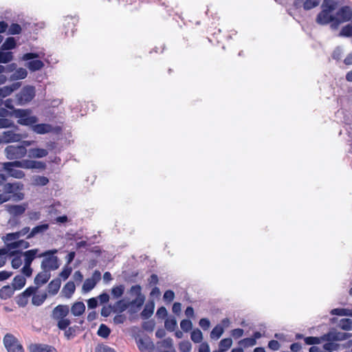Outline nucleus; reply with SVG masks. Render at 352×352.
I'll use <instances>...</instances> for the list:
<instances>
[{
  "instance_id": "nucleus-7",
  "label": "nucleus",
  "mask_w": 352,
  "mask_h": 352,
  "mask_svg": "<svg viewBox=\"0 0 352 352\" xmlns=\"http://www.w3.org/2000/svg\"><path fill=\"white\" fill-rule=\"evenodd\" d=\"M3 344L8 352H24L22 345L12 334H6L3 338Z\"/></svg>"
},
{
  "instance_id": "nucleus-29",
  "label": "nucleus",
  "mask_w": 352,
  "mask_h": 352,
  "mask_svg": "<svg viewBox=\"0 0 352 352\" xmlns=\"http://www.w3.org/2000/svg\"><path fill=\"white\" fill-rule=\"evenodd\" d=\"M26 283L25 278L22 275L16 276L12 281V286L14 289H21Z\"/></svg>"
},
{
  "instance_id": "nucleus-50",
  "label": "nucleus",
  "mask_w": 352,
  "mask_h": 352,
  "mask_svg": "<svg viewBox=\"0 0 352 352\" xmlns=\"http://www.w3.org/2000/svg\"><path fill=\"white\" fill-rule=\"evenodd\" d=\"M256 344V341L254 340V338H247L243 340H241L239 342V344L243 346L245 348H248L250 346H253Z\"/></svg>"
},
{
  "instance_id": "nucleus-11",
  "label": "nucleus",
  "mask_w": 352,
  "mask_h": 352,
  "mask_svg": "<svg viewBox=\"0 0 352 352\" xmlns=\"http://www.w3.org/2000/svg\"><path fill=\"white\" fill-rule=\"evenodd\" d=\"M32 130L37 134H45L51 132L57 133L60 131V128L58 126L54 127L49 124H34L32 126Z\"/></svg>"
},
{
  "instance_id": "nucleus-22",
  "label": "nucleus",
  "mask_w": 352,
  "mask_h": 352,
  "mask_svg": "<svg viewBox=\"0 0 352 352\" xmlns=\"http://www.w3.org/2000/svg\"><path fill=\"white\" fill-rule=\"evenodd\" d=\"M76 289L75 284L73 281L67 282L62 289L61 294L66 298H70Z\"/></svg>"
},
{
  "instance_id": "nucleus-21",
  "label": "nucleus",
  "mask_w": 352,
  "mask_h": 352,
  "mask_svg": "<svg viewBox=\"0 0 352 352\" xmlns=\"http://www.w3.org/2000/svg\"><path fill=\"white\" fill-rule=\"evenodd\" d=\"M21 86V82H14L10 85L0 87V96L5 98L10 96L14 91L18 89Z\"/></svg>"
},
{
  "instance_id": "nucleus-54",
  "label": "nucleus",
  "mask_w": 352,
  "mask_h": 352,
  "mask_svg": "<svg viewBox=\"0 0 352 352\" xmlns=\"http://www.w3.org/2000/svg\"><path fill=\"white\" fill-rule=\"evenodd\" d=\"M326 343L323 344V349L328 351H337L338 349V344L331 342V341H325Z\"/></svg>"
},
{
  "instance_id": "nucleus-19",
  "label": "nucleus",
  "mask_w": 352,
  "mask_h": 352,
  "mask_svg": "<svg viewBox=\"0 0 352 352\" xmlns=\"http://www.w3.org/2000/svg\"><path fill=\"white\" fill-rule=\"evenodd\" d=\"M320 2V0H295L294 6L298 8L300 6L301 3H302L303 8L305 10H309L318 6Z\"/></svg>"
},
{
  "instance_id": "nucleus-9",
  "label": "nucleus",
  "mask_w": 352,
  "mask_h": 352,
  "mask_svg": "<svg viewBox=\"0 0 352 352\" xmlns=\"http://www.w3.org/2000/svg\"><path fill=\"white\" fill-rule=\"evenodd\" d=\"M14 162H4L2 164L3 168L6 171L10 177L16 179H22L25 177L23 171L18 169H14L16 167L13 164Z\"/></svg>"
},
{
  "instance_id": "nucleus-15",
  "label": "nucleus",
  "mask_w": 352,
  "mask_h": 352,
  "mask_svg": "<svg viewBox=\"0 0 352 352\" xmlns=\"http://www.w3.org/2000/svg\"><path fill=\"white\" fill-rule=\"evenodd\" d=\"M38 252L39 250L37 248L29 250L23 252H20L21 256L24 258V264L31 265L34 258L38 257Z\"/></svg>"
},
{
  "instance_id": "nucleus-30",
  "label": "nucleus",
  "mask_w": 352,
  "mask_h": 352,
  "mask_svg": "<svg viewBox=\"0 0 352 352\" xmlns=\"http://www.w3.org/2000/svg\"><path fill=\"white\" fill-rule=\"evenodd\" d=\"M28 76V72L25 69L20 67L10 76L11 80H16L20 79H24Z\"/></svg>"
},
{
  "instance_id": "nucleus-35",
  "label": "nucleus",
  "mask_w": 352,
  "mask_h": 352,
  "mask_svg": "<svg viewBox=\"0 0 352 352\" xmlns=\"http://www.w3.org/2000/svg\"><path fill=\"white\" fill-rule=\"evenodd\" d=\"M223 327L220 324L216 325L210 332V338L212 340H218L223 333Z\"/></svg>"
},
{
  "instance_id": "nucleus-48",
  "label": "nucleus",
  "mask_w": 352,
  "mask_h": 352,
  "mask_svg": "<svg viewBox=\"0 0 352 352\" xmlns=\"http://www.w3.org/2000/svg\"><path fill=\"white\" fill-rule=\"evenodd\" d=\"M173 349V340L170 338H166L161 342H157V349Z\"/></svg>"
},
{
  "instance_id": "nucleus-17",
  "label": "nucleus",
  "mask_w": 352,
  "mask_h": 352,
  "mask_svg": "<svg viewBox=\"0 0 352 352\" xmlns=\"http://www.w3.org/2000/svg\"><path fill=\"white\" fill-rule=\"evenodd\" d=\"M51 277L50 272L42 270L34 278V283L37 287H40L48 282Z\"/></svg>"
},
{
  "instance_id": "nucleus-60",
  "label": "nucleus",
  "mask_w": 352,
  "mask_h": 352,
  "mask_svg": "<svg viewBox=\"0 0 352 352\" xmlns=\"http://www.w3.org/2000/svg\"><path fill=\"white\" fill-rule=\"evenodd\" d=\"M191 348L192 345L189 341H182L179 344V349L182 352H190Z\"/></svg>"
},
{
  "instance_id": "nucleus-53",
  "label": "nucleus",
  "mask_w": 352,
  "mask_h": 352,
  "mask_svg": "<svg viewBox=\"0 0 352 352\" xmlns=\"http://www.w3.org/2000/svg\"><path fill=\"white\" fill-rule=\"evenodd\" d=\"M129 294L132 296L135 295L136 297L144 296L142 294V287L139 285H133L129 290Z\"/></svg>"
},
{
  "instance_id": "nucleus-5",
  "label": "nucleus",
  "mask_w": 352,
  "mask_h": 352,
  "mask_svg": "<svg viewBox=\"0 0 352 352\" xmlns=\"http://www.w3.org/2000/svg\"><path fill=\"white\" fill-rule=\"evenodd\" d=\"M6 156L8 160H18L25 156L27 149L25 146H8L5 148Z\"/></svg>"
},
{
  "instance_id": "nucleus-43",
  "label": "nucleus",
  "mask_w": 352,
  "mask_h": 352,
  "mask_svg": "<svg viewBox=\"0 0 352 352\" xmlns=\"http://www.w3.org/2000/svg\"><path fill=\"white\" fill-rule=\"evenodd\" d=\"M19 239V234L17 232L8 233L2 237V240L6 244L8 247V243H10L14 241H16L17 239Z\"/></svg>"
},
{
  "instance_id": "nucleus-27",
  "label": "nucleus",
  "mask_w": 352,
  "mask_h": 352,
  "mask_svg": "<svg viewBox=\"0 0 352 352\" xmlns=\"http://www.w3.org/2000/svg\"><path fill=\"white\" fill-rule=\"evenodd\" d=\"M49 183V179L45 176L34 175L32 177V184L36 186H45Z\"/></svg>"
},
{
  "instance_id": "nucleus-42",
  "label": "nucleus",
  "mask_w": 352,
  "mask_h": 352,
  "mask_svg": "<svg viewBox=\"0 0 352 352\" xmlns=\"http://www.w3.org/2000/svg\"><path fill=\"white\" fill-rule=\"evenodd\" d=\"M144 300H145L144 296L136 297L134 300H131V302H129V307H131V309L135 307L136 309L138 310L143 305Z\"/></svg>"
},
{
  "instance_id": "nucleus-49",
  "label": "nucleus",
  "mask_w": 352,
  "mask_h": 352,
  "mask_svg": "<svg viewBox=\"0 0 352 352\" xmlns=\"http://www.w3.org/2000/svg\"><path fill=\"white\" fill-rule=\"evenodd\" d=\"M305 342L308 345L319 344L323 342L320 337L309 336L304 338Z\"/></svg>"
},
{
  "instance_id": "nucleus-39",
  "label": "nucleus",
  "mask_w": 352,
  "mask_h": 352,
  "mask_svg": "<svg viewBox=\"0 0 352 352\" xmlns=\"http://www.w3.org/2000/svg\"><path fill=\"white\" fill-rule=\"evenodd\" d=\"M165 328L168 331H173L177 327V320L175 317L168 318L164 322Z\"/></svg>"
},
{
  "instance_id": "nucleus-40",
  "label": "nucleus",
  "mask_w": 352,
  "mask_h": 352,
  "mask_svg": "<svg viewBox=\"0 0 352 352\" xmlns=\"http://www.w3.org/2000/svg\"><path fill=\"white\" fill-rule=\"evenodd\" d=\"M124 292V286L123 285H120L118 286H115L111 289V295L113 298L118 299L120 298Z\"/></svg>"
},
{
  "instance_id": "nucleus-1",
  "label": "nucleus",
  "mask_w": 352,
  "mask_h": 352,
  "mask_svg": "<svg viewBox=\"0 0 352 352\" xmlns=\"http://www.w3.org/2000/svg\"><path fill=\"white\" fill-rule=\"evenodd\" d=\"M338 3L336 0H324L322 4V11L318 14L316 22L320 25H326L333 21L334 16L331 12L336 10Z\"/></svg>"
},
{
  "instance_id": "nucleus-28",
  "label": "nucleus",
  "mask_w": 352,
  "mask_h": 352,
  "mask_svg": "<svg viewBox=\"0 0 352 352\" xmlns=\"http://www.w3.org/2000/svg\"><path fill=\"white\" fill-rule=\"evenodd\" d=\"M30 246V243L24 241V240H19L16 241L12 242L10 243H8V250H11L13 249H16L19 248H21L23 249H27Z\"/></svg>"
},
{
  "instance_id": "nucleus-18",
  "label": "nucleus",
  "mask_w": 352,
  "mask_h": 352,
  "mask_svg": "<svg viewBox=\"0 0 352 352\" xmlns=\"http://www.w3.org/2000/svg\"><path fill=\"white\" fill-rule=\"evenodd\" d=\"M50 228L48 223H43L34 227L30 234L26 236L27 239L34 238L36 235L44 234Z\"/></svg>"
},
{
  "instance_id": "nucleus-25",
  "label": "nucleus",
  "mask_w": 352,
  "mask_h": 352,
  "mask_svg": "<svg viewBox=\"0 0 352 352\" xmlns=\"http://www.w3.org/2000/svg\"><path fill=\"white\" fill-rule=\"evenodd\" d=\"M129 307V302L124 299L118 300L113 306L112 310L113 312L122 313Z\"/></svg>"
},
{
  "instance_id": "nucleus-47",
  "label": "nucleus",
  "mask_w": 352,
  "mask_h": 352,
  "mask_svg": "<svg viewBox=\"0 0 352 352\" xmlns=\"http://www.w3.org/2000/svg\"><path fill=\"white\" fill-rule=\"evenodd\" d=\"M12 127L14 128L15 129H18V127L11 120L3 118H0V129Z\"/></svg>"
},
{
  "instance_id": "nucleus-10",
  "label": "nucleus",
  "mask_w": 352,
  "mask_h": 352,
  "mask_svg": "<svg viewBox=\"0 0 352 352\" xmlns=\"http://www.w3.org/2000/svg\"><path fill=\"white\" fill-rule=\"evenodd\" d=\"M336 15L340 22H352V8L344 6L336 12Z\"/></svg>"
},
{
  "instance_id": "nucleus-16",
  "label": "nucleus",
  "mask_w": 352,
  "mask_h": 352,
  "mask_svg": "<svg viewBox=\"0 0 352 352\" xmlns=\"http://www.w3.org/2000/svg\"><path fill=\"white\" fill-rule=\"evenodd\" d=\"M23 184L21 182L5 183L3 187V192L7 195H10L16 191L23 190Z\"/></svg>"
},
{
  "instance_id": "nucleus-56",
  "label": "nucleus",
  "mask_w": 352,
  "mask_h": 352,
  "mask_svg": "<svg viewBox=\"0 0 352 352\" xmlns=\"http://www.w3.org/2000/svg\"><path fill=\"white\" fill-rule=\"evenodd\" d=\"M37 287H28L22 294V296L20 298V300H23L24 298H26L28 297H30L32 296L36 291Z\"/></svg>"
},
{
  "instance_id": "nucleus-51",
  "label": "nucleus",
  "mask_w": 352,
  "mask_h": 352,
  "mask_svg": "<svg viewBox=\"0 0 352 352\" xmlns=\"http://www.w3.org/2000/svg\"><path fill=\"white\" fill-rule=\"evenodd\" d=\"M232 344V340L231 338H224L220 341L219 347L226 351L231 347Z\"/></svg>"
},
{
  "instance_id": "nucleus-23",
  "label": "nucleus",
  "mask_w": 352,
  "mask_h": 352,
  "mask_svg": "<svg viewBox=\"0 0 352 352\" xmlns=\"http://www.w3.org/2000/svg\"><path fill=\"white\" fill-rule=\"evenodd\" d=\"M61 285V280L60 278H56L52 280L47 286L48 293L51 295H56L60 289Z\"/></svg>"
},
{
  "instance_id": "nucleus-52",
  "label": "nucleus",
  "mask_w": 352,
  "mask_h": 352,
  "mask_svg": "<svg viewBox=\"0 0 352 352\" xmlns=\"http://www.w3.org/2000/svg\"><path fill=\"white\" fill-rule=\"evenodd\" d=\"M340 36L350 37L352 36V25L348 24L343 27L339 34Z\"/></svg>"
},
{
  "instance_id": "nucleus-36",
  "label": "nucleus",
  "mask_w": 352,
  "mask_h": 352,
  "mask_svg": "<svg viewBox=\"0 0 352 352\" xmlns=\"http://www.w3.org/2000/svg\"><path fill=\"white\" fill-rule=\"evenodd\" d=\"M16 41L13 37H8L1 47V50H10L15 48Z\"/></svg>"
},
{
  "instance_id": "nucleus-26",
  "label": "nucleus",
  "mask_w": 352,
  "mask_h": 352,
  "mask_svg": "<svg viewBox=\"0 0 352 352\" xmlns=\"http://www.w3.org/2000/svg\"><path fill=\"white\" fill-rule=\"evenodd\" d=\"M10 256H13L11 265L14 269L19 268L22 265L21 254L19 251H12L10 253Z\"/></svg>"
},
{
  "instance_id": "nucleus-37",
  "label": "nucleus",
  "mask_w": 352,
  "mask_h": 352,
  "mask_svg": "<svg viewBox=\"0 0 352 352\" xmlns=\"http://www.w3.org/2000/svg\"><path fill=\"white\" fill-rule=\"evenodd\" d=\"M47 294H34L32 298V302L35 306L41 305L47 298Z\"/></svg>"
},
{
  "instance_id": "nucleus-13",
  "label": "nucleus",
  "mask_w": 352,
  "mask_h": 352,
  "mask_svg": "<svg viewBox=\"0 0 352 352\" xmlns=\"http://www.w3.org/2000/svg\"><path fill=\"white\" fill-rule=\"evenodd\" d=\"M23 135L16 133L13 130H8L3 132L2 140L5 143L17 142L22 140Z\"/></svg>"
},
{
  "instance_id": "nucleus-34",
  "label": "nucleus",
  "mask_w": 352,
  "mask_h": 352,
  "mask_svg": "<svg viewBox=\"0 0 352 352\" xmlns=\"http://www.w3.org/2000/svg\"><path fill=\"white\" fill-rule=\"evenodd\" d=\"M29 153L30 157L41 158L47 156L48 152L45 148H32L29 151Z\"/></svg>"
},
{
  "instance_id": "nucleus-20",
  "label": "nucleus",
  "mask_w": 352,
  "mask_h": 352,
  "mask_svg": "<svg viewBox=\"0 0 352 352\" xmlns=\"http://www.w3.org/2000/svg\"><path fill=\"white\" fill-rule=\"evenodd\" d=\"M30 352H56V350L47 344H34L30 346Z\"/></svg>"
},
{
  "instance_id": "nucleus-31",
  "label": "nucleus",
  "mask_w": 352,
  "mask_h": 352,
  "mask_svg": "<svg viewBox=\"0 0 352 352\" xmlns=\"http://www.w3.org/2000/svg\"><path fill=\"white\" fill-rule=\"evenodd\" d=\"M34 160H23L21 161L15 160L13 164L17 168H25V169H33Z\"/></svg>"
},
{
  "instance_id": "nucleus-24",
  "label": "nucleus",
  "mask_w": 352,
  "mask_h": 352,
  "mask_svg": "<svg viewBox=\"0 0 352 352\" xmlns=\"http://www.w3.org/2000/svg\"><path fill=\"white\" fill-rule=\"evenodd\" d=\"M85 305L82 302H76L71 307V313L74 316H80L84 314Z\"/></svg>"
},
{
  "instance_id": "nucleus-8",
  "label": "nucleus",
  "mask_w": 352,
  "mask_h": 352,
  "mask_svg": "<svg viewBox=\"0 0 352 352\" xmlns=\"http://www.w3.org/2000/svg\"><path fill=\"white\" fill-rule=\"evenodd\" d=\"M35 96V88L33 86H25L16 95L19 104L30 102Z\"/></svg>"
},
{
  "instance_id": "nucleus-32",
  "label": "nucleus",
  "mask_w": 352,
  "mask_h": 352,
  "mask_svg": "<svg viewBox=\"0 0 352 352\" xmlns=\"http://www.w3.org/2000/svg\"><path fill=\"white\" fill-rule=\"evenodd\" d=\"M338 327L344 331H351L352 330V319L342 318V319L340 320L338 323Z\"/></svg>"
},
{
  "instance_id": "nucleus-44",
  "label": "nucleus",
  "mask_w": 352,
  "mask_h": 352,
  "mask_svg": "<svg viewBox=\"0 0 352 352\" xmlns=\"http://www.w3.org/2000/svg\"><path fill=\"white\" fill-rule=\"evenodd\" d=\"M0 50V63H8L13 59L12 52Z\"/></svg>"
},
{
  "instance_id": "nucleus-33",
  "label": "nucleus",
  "mask_w": 352,
  "mask_h": 352,
  "mask_svg": "<svg viewBox=\"0 0 352 352\" xmlns=\"http://www.w3.org/2000/svg\"><path fill=\"white\" fill-rule=\"evenodd\" d=\"M330 314L331 315L340 316H351L352 317V309H344V308H336L331 310Z\"/></svg>"
},
{
  "instance_id": "nucleus-57",
  "label": "nucleus",
  "mask_w": 352,
  "mask_h": 352,
  "mask_svg": "<svg viewBox=\"0 0 352 352\" xmlns=\"http://www.w3.org/2000/svg\"><path fill=\"white\" fill-rule=\"evenodd\" d=\"M180 327L184 331L188 332L192 329V323L190 320L184 319L181 321Z\"/></svg>"
},
{
  "instance_id": "nucleus-4",
  "label": "nucleus",
  "mask_w": 352,
  "mask_h": 352,
  "mask_svg": "<svg viewBox=\"0 0 352 352\" xmlns=\"http://www.w3.org/2000/svg\"><path fill=\"white\" fill-rule=\"evenodd\" d=\"M43 54L30 52L23 55V60H30L25 64V66L31 71L36 72L41 69L44 67V63L36 58H41Z\"/></svg>"
},
{
  "instance_id": "nucleus-41",
  "label": "nucleus",
  "mask_w": 352,
  "mask_h": 352,
  "mask_svg": "<svg viewBox=\"0 0 352 352\" xmlns=\"http://www.w3.org/2000/svg\"><path fill=\"white\" fill-rule=\"evenodd\" d=\"M96 280L94 279L87 278L85 280L82 285V292L84 293H87L93 289L96 286Z\"/></svg>"
},
{
  "instance_id": "nucleus-58",
  "label": "nucleus",
  "mask_w": 352,
  "mask_h": 352,
  "mask_svg": "<svg viewBox=\"0 0 352 352\" xmlns=\"http://www.w3.org/2000/svg\"><path fill=\"white\" fill-rule=\"evenodd\" d=\"M72 272V268L71 267H69V265H66L59 275L63 280H66L69 278Z\"/></svg>"
},
{
  "instance_id": "nucleus-2",
  "label": "nucleus",
  "mask_w": 352,
  "mask_h": 352,
  "mask_svg": "<svg viewBox=\"0 0 352 352\" xmlns=\"http://www.w3.org/2000/svg\"><path fill=\"white\" fill-rule=\"evenodd\" d=\"M58 252L56 249L47 250L38 255V257H43L41 261V268L42 270H47L49 272L57 270L59 266L58 258L55 254Z\"/></svg>"
},
{
  "instance_id": "nucleus-63",
  "label": "nucleus",
  "mask_w": 352,
  "mask_h": 352,
  "mask_svg": "<svg viewBox=\"0 0 352 352\" xmlns=\"http://www.w3.org/2000/svg\"><path fill=\"white\" fill-rule=\"evenodd\" d=\"M96 352H116L113 349L104 344L98 345L96 348Z\"/></svg>"
},
{
  "instance_id": "nucleus-62",
  "label": "nucleus",
  "mask_w": 352,
  "mask_h": 352,
  "mask_svg": "<svg viewBox=\"0 0 352 352\" xmlns=\"http://www.w3.org/2000/svg\"><path fill=\"white\" fill-rule=\"evenodd\" d=\"M8 254V250L6 249H0V267H3L6 262Z\"/></svg>"
},
{
  "instance_id": "nucleus-59",
  "label": "nucleus",
  "mask_w": 352,
  "mask_h": 352,
  "mask_svg": "<svg viewBox=\"0 0 352 352\" xmlns=\"http://www.w3.org/2000/svg\"><path fill=\"white\" fill-rule=\"evenodd\" d=\"M21 32V26L17 23H12L8 28V33L10 34H18Z\"/></svg>"
},
{
  "instance_id": "nucleus-6",
  "label": "nucleus",
  "mask_w": 352,
  "mask_h": 352,
  "mask_svg": "<svg viewBox=\"0 0 352 352\" xmlns=\"http://www.w3.org/2000/svg\"><path fill=\"white\" fill-rule=\"evenodd\" d=\"M349 333L338 331L335 328H331L327 333L321 336V339L324 341L338 342L344 341L351 337Z\"/></svg>"
},
{
  "instance_id": "nucleus-3",
  "label": "nucleus",
  "mask_w": 352,
  "mask_h": 352,
  "mask_svg": "<svg viewBox=\"0 0 352 352\" xmlns=\"http://www.w3.org/2000/svg\"><path fill=\"white\" fill-rule=\"evenodd\" d=\"M11 114L18 118L17 122L21 125L33 126L38 121V118L32 116L29 109H14Z\"/></svg>"
},
{
  "instance_id": "nucleus-38",
  "label": "nucleus",
  "mask_w": 352,
  "mask_h": 352,
  "mask_svg": "<svg viewBox=\"0 0 352 352\" xmlns=\"http://www.w3.org/2000/svg\"><path fill=\"white\" fill-rule=\"evenodd\" d=\"M14 289L9 285L4 286L0 289V298L7 299L12 296Z\"/></svg>"
},
{
  "instance_id": "nucleus-61",
  "label": "nucleus",
  "mask_w": 352,
  "mask_h": 352,
  "mask_svg": "<svg viewBox=\"0 0 352 352\" xmlns=\"http://www.w3.org/2000/svg\"><path fill=\"white\" fill-rule=\"evenodd\" d=\"M163 298L165 302H170L175 298V293L172 290H167L164 292Z\"/></svg>"
},
{
  "instance_id": "nucleus-14",
  "label": "nucleus",
  "mask_w": 352,
  "mask_h": 352,
  "mask_svg": "<svg viewBox=\"0 0 352 352\" xmlns=\"http://www.w3.org/2000/svg\"><path fill=\"white\" fill-rule=\"evenodd\" d=\"M6 210L12 216H19L23 214L28 208V204L21 205H6Z\"/></svg>"
},
{
  "instance_id": "nucleus-45",
  "label": "nucleus",
  "mask_w": 352,
  "mask_h": 352,
  "mask_svg": "<svg viewBox=\"0 0 352 352\" xmlns=\"http://www.w3.org/2000/svg\"><path fill=\"white\" fill-rule=\"evenodd\" d=\"M111 333L110 329L105 324H101L98 330V335L103 338H107Z\"/></svg>"
},
{
  "instance_id": "nucleus-46",
  "label": "nucleus",
  "mask_w": 352,
  "mask_h": 352,
  "mask_svg": "<svg viewBox=\"0 0 352 352\" xmlns=\"http://www.w3.org/2000/svg\"><path fill=\"white\" fill-rule=\"evenodd\" d=\"M190 338L195 343H200L203 340L201 331L199 329L193 330L191 332Z\"/></svg>"
},
{
  "instance_id": "nucleus-12",
  "label": "nucleus",
  "mask_w": 352,
  "mask_h": 352,
  "mask_svg": "<svg viewBox=\"0 0 352 352\" xmlns=\"http://www.w3.org/2000/svg\"><path fill=\"white\" fill-rule=\"evenodd\" d=\"M69 307L66 305H59L54 308L51 317L55 320H58L64 318L69 314Z\"/></svg>"
},
{
  "instance_id": "nucleus-64",
  "label": "nucleus",
  "mask_w": 352,
  "mask_h": 352,
  "mask_svg": "<svg viewBox=\"0 0 352 352\" xmlns=\"http://www.w3.org/2000/svg\"><path fill=\"white\" fill-rule=\"evenodd\" d=\"M21 272L27 277L31 276L32 274V269L31 268V265L24 264L21 269Z\"/></svg>"
},
{
  "instance_id": "nucleus-55",
  "label": "nucleus",
  "mask_w": 352,
  "mask_h": 352,
  "mask_svg": "<svg viewBox=\"0 0 352 352\" xmlns=\"http://www.w3.org/2000/svg\"><path fill=\"white\" fill-rule=\"evenodd\" d=\"M57 321H58L57 327L60 330H65L71 323L70 320H69L66 318L58 320Z\"/></svg>"
}]
</instances>
